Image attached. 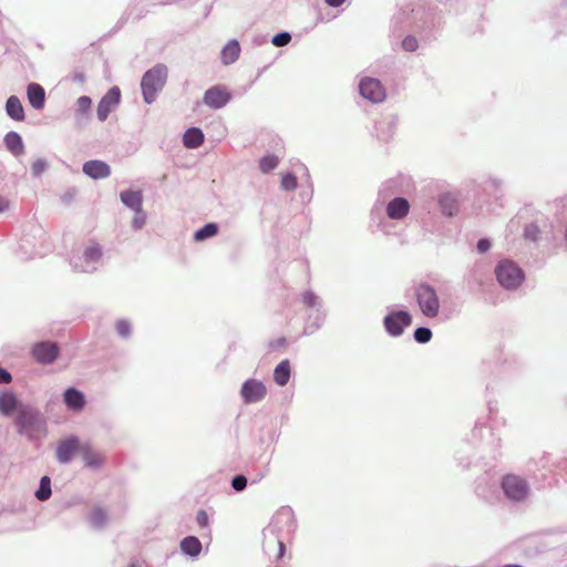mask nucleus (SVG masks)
<instances>
[{"mask_svg":"<svg viewBox=\"0 0 567 567\" xmlns=\"http://www.w3.org/2000/svg\"><path fill=\"white\" fill-rule=\"evenodd\" d=\"M208 13H209V9L207 8L206 12H205V17L208 16Z\"/></svg>","mask_w":567,"mask_h":567,"instance_id":"obj_60","label":"nucleus"},{"mask_svg":"<svg viewBox=\"0 0 567 567\" xmlns=\"http://www.w3.org/2000/svg\"><path fill=\"white\" fill-rule=\"evenodd\" d=\"M115 331L116 333L123 338L127 339L132 334V323L127 319H118L115 321Z\"/></svg>","mask_w":567,"mask_h":567,"instance_id":"obj_37","label":"nucleus"},{"mask_svg":"<svg viewBox=\"0 0 567 567\" xmlns=\"http://www.w3.org/2000/svg\"><path fill=\"white\" fill-rule=\"evenodd\" d=\"M411 209L410 202L402 196H394L385 206L386 216L392 220L404 219Z\"/></svg>","mask_w":567,"mask_h":567,"instance_id":"obj_14","label":"nucleus"},{"mask_svg":"<svg viewBox=\"0 0 567 567\" xmlns=\"http://www.w3.org/2000/svg\"><path fill=\"white\" fill-rule=\"evenodd\" d=\"M401 40V48L405 52H415L419 49V40L412 33H406L402 35Z\"/></svg>","mask_w":567,"mask_h":567,"instance_id":"obj_36","label":"nucleus"},{"mask_svg":"<svg viewBox=\"0 0 567 567\" xmlns=\"http://www.w3.org/2000/svg\"><path fill=\"white\" fill-rule=\"evenodd\" d=\"M218 233V225L216 223H207L194 233L196 241H203L214 237Z\"/></svg>","mask_w":567,"mask_h":567,"instance_id":"obj_34","label":"nucleus"},{"mask_svg":"<svg viewBox=\"0 0 567 567\" xmlns=\"http://www.w3.org/2000/svg\"><path fill=\"white\" fill-rule=\"evenodd\" d=\"M168 80V68L164 63H156L146 70L141 78L140 87L143 101L153 104L164 90Z\"/></svg>","mask_w":567,"mask_h":567,"instance_id":"obj_2","label":"nucleus"},{"mask_svg":"<svg viewBox=\"0 0 567 567\" xmlns=\"http://www.w3.org/2000/svg\"><path fill=\"white\" fill-rule=\"evenodd\" d=\"M74 126L79 130L85 127L92 118V99L87 95L80 96L73 110Z\"/></svg>","mask_w":567,"mask_h":567,"instance_id":"obj_12","label":"nucleus"},{"mask_svg":"<svg viewBox=\"0 0 567 567\" xmlns=\"http://www.w3.org/2000/svg\"><path fill=\"white\" fill-rule=\"evenodd\" d=\"M503 567H522V566H519V565H505Z\"/></svg>","mask_w":567,"mask_h":567,"instance_id":"obj_59","label":"nucleus"},{"mask_svg":"<svg viewBox=\"0 0 567 567\" xmlns=\"http://www.w3.org/2000/svg\"><path fill=\"white\" fill-rule=\"evenodd\" d=\"M324 2L331 8H339L346 2V0H324Z\"/></svg>","mask_w":567,"mask_h":567,"instance_id":"obj_54","label":"nucleus"},{"mask_svg":"<svg viewBox=\"0 0 567 567\" xmlns=\"http://www.w3.org/2000/svg\"><path fill=\"white\" fill-rule=\"evenodd\" d=\"M4 209H6V205L0 199V213L3 212Z\"/></svg>","mask_w":567,"mask_h":567,"instance_id":"obj_58","label":"nucleus"},{"mask_svg":"<svg viewBox=\"0 0 567 567\" xmlns=\"http://www.w3.org/2000/svg\"><path fill=\"white\" fill-rule=\"evenodd\" d=\"M73 80H74V81H76V82L82 83V82H84V81H85V75H84V73H82V72H75V73L73 74Z\"/></svg>","mask_w":567,"mask_h":567,"instance_id":"obj_56","label":"nucleus"},{"mask_svg":"<svg viewBox=\"0 0 567 567\" xmlns=\"http://www.w3.org/2000/svg\"><path fill=\"white\" fill-rule=\"evenodd\" d=\"M83 443L76 436H69L61 440L56 446V458L60 463H69L75 454L81 453Z\"/></svg>","mask_w":567,"mask_h":567,"instance_id":"obj_13","label":"nucleus"},{"mask_svg":"<svg viewBox=\"0 0 567 567\" xmlns=\"http://www.w3.org/2000/svg\"><path fill=\"white\" fill-rule=\"evenodd\" d=\"M30 354H60V347L54 341H40L32 346Z\"/></svg>","mask_w":567,"mask_h":567,"instance_id":"obj_30","label":"nucleus"},{"mask_svg":"<svg viewBox=\"0 0 567 567\" xmlns=\"http://www.w3.org/2000/svg\"><path fill=\"white\" fill-rule=\"evenodd\" d=\"M266 386L257 380H248L241 388V395L246 403H255L265 398Z\"/></svg>","mask_w":567,"mask_h":567,"instance_id":"obj_16","label":"nucleus"},{"mask_svg":"<svg viewBox=\"0 0 567 567\" xmlns=\"http://www.w3.org/2000/svg\"><path fill=\"white\" fill-rule=\"evenodd\" d=\"M48 162L44 158H37L31 166L33 177H40L48 169Z\"/></svg>","mask_w":567,"mask_h":567,"instance_id":"obj_42","label":"nucleus"},{"mask_svg":"<svg viewBox=\"0 0 567 567\" xmlns=\"http://www.w3.org/2000/svg\"><path fill=\"white\" fill-rule=\"evenodd\" d=\"M75 195H76V189L70 188L63 194L62 202L65 204H70L74 199Z\"/></svg>","mask_w":567,"mask_h":567,"instance_id":"obj_51","label":"nucleus"},{"mask_svg":"<svg viewBox=\"0 0 567 567\" xmlns=\"http://www.w3.org/2000/svg\"><path fill=\"white\" fill-rule=\"evenodd\" d=\"M121 102V90L118 86H112L99 101L96 116L100 122L106 121L110 113Z\"/></svg>","mask_w":567,"mask_h":567,"instance_id":"obj_11","label":"nucleus"},{"mask_svg":"<svg viewBox=\"0 0 567 567\" xmlns=\"http://www.w3.org/2000/svg\"><path fill=\"white\" fill-rule=\"evenodd\" d=\"M10 381H11L10 373L0 368V383H9Z\"/></svg>","mask_w":567,"mask_h":567,"instance_id":"obj_53","label":"nucleus"},{"mask_svg":"<svg viewBox=\"0 0 567 567\" xmlns=\"http://www.w3.org/2000/svg\"><path fill=\"white\" fill-rule=\"evenodd\" d=\"M286 341L287 339L285 337L278 338L277 340L269 342V349L271 351H278L286 343Z\"/></svg>","mask_w":567,"mask_h":567,"instance_id":"obj_50","label":"nucleus"},{"mask_svg":"<svg viewBox=\"0 0 567 567\" xmlns=\"http://www.w3.org/2000/svg\"><path fill=\"white\" fill-rule=\"evenodd\" d=\"M492 243L488 238H480L476 244V249L480 254H485L491 249Z\"/></svg>","mask_w":567,"mask_h":567,"instance_id":"obj_48","label":"nucleus"},{"mask_svg":"<svg viewBox=\"0 0 567 567\" xmlns=\"http://www.w3.org/2000/svg\"><path fill=\"white\" fill-rule=\"evenodd\" d=\"M395 130V120L394 118H383L375 123L374 125V134L378 140L382 142H388L394 134Z\"/></svg>","mask_w":567,"mask_h":567,"instance_id":"obj_26","label":"nucleus"},{"mask_svg":"<svg viewBox=\"0 0 567 567\" xmlns=\"http://www.w3.org/2000/svg\"><path fill=\"white\" fill-rule=\"evenodd\" d=\"M82 172L92 179H104L111 175V167L104 161L90 159L83 164Z\"/></svg>","mask_w":567,"mask_h":567,"instance_id":"obj_17","label":"nucleus"},{"mask_svg":"<svg viewBox=\"0 0 567 567\" xmlns=\"http://www.w3.org/2000/svg\"><path fill=\"white\" fill-rule=\"evenodd\" d=\"M432 336V330L429 327H417L413 332V338L417 343H427Z\"/></svg>","mask_w":567,"mask_h":567,"instance_id":"obj_39","label":"nucleus"},{"mask_svg":"<svg viewBox=\"0 0 567 567\" xmlns=\"http://www.w3.org/2000/svg\"><path fill=\"white\" fill-rule=\"evenodd\" d=\"M130 567H135V565H134V564H132Z\"/></svg>","mask_w":567,"mask_h":567,"instance_id":"obj_61","label":"nucleus"},{"mask_svg":"<svg viewBox=\"0 0 567 567\" xmlns=\"http://www.w3.org/2000/svg\"><path fill=\"white\" fill-rule=\"evenodd\" d=\"M6 148L16 157L24 154L25 147L21 135L16 131L8 132L3 137Z\"/></svg>","mask_w":567,"mask_h":567,"instance_id":"obj_21","label":"nucleus"},{"mask_svg":"<svg viewBox=\"0 0 567 567\" xmlns=\"http://www.w3.org/2000/svg\"><path fill=\"white\" fill-rule=\"evenodd\" d=\"M358 87L360 95L373 104L382 103L386 97L385 87L377 78L363 76Z\"/></svg>","mask_w":567,"mask_h":567,"instance_id":"obj_8","label":"nucleus"},{"mask_svg":"<svg viewBox=\"0 0 567 567\" xmlns=\"http://www.w3.org/2000/svg\"><path fill=\"white\" fill-rule=\"evenodd\" d=\"M27 97L29 104L37 111L45 105V91L39 83L31 82L27 85Z\"/></svg>","mask_w":567,"mask_h":567,"instance_id":"obj_18","label":"nucleus"},{"mask_svg":"<svg viewBox=\"0 0 567 567\" xmlns=\"http://www.w3.org/2000/svg\"><path fill=\"white\" fill-rule=\"evenodd\" d=\"M264 549L272 563L281 560L286 554L285 544L277 537L267 539Z\"/></svg>","mask_w":567,"mask_h":567,"instance_id":"obj_22","label":"nucleus"},{"mask_svg":"<svg viewBox=\"0 0 567 567\" xmlns=\"http://www.w3.org/2000/svg\"><path fill=\"white\" fill-rule=\"evenodd\" d=\"M35 496L39 501H47L51 496V482L48 476L41 478Z\"/></svg>","mask_w":567,"mask_h":567,"instance_id":"obj_38","label":"nucleus"},{"mask_svg":"<svg viewBox=\"0 0 567 567\" xmlns=\"http://www.w3.org/2000/svg\"><path fill=\"white\" fill-rule=\"evenodd\" d=\"M204 133L198 127H189L183 135V144L185 147L194 150L204 143Z\"/></svg>","mask_w":567,"mask_h":567,"instance_id":"obj_29","label":"nucleus"},{"mask_svg":"<svg viewBox=\"0 0 567 567\" xmlns=\"http://www.w3.org/2000/svg\"><path fill=\"white\" fill-rule=\"evenodd\" d=\"M240 53V45L236 39L229 40L221 50V61L225 65L235 63Z\"/></svg>","mask_w":567,"mask_h":567,"instance_id":"obj_28","label":"nucleus"},{"mask_svg":"<svg viewBox=\"0 0 567 567\" xmlns=\"http://www.w3.org/2000/svg\"><path fill=\"white\" fill-rule=\"evenodd\" d=\"M415 299L421 312L427 318H435L440 311V299L436 289L429 282L415 287Z\"/></svg>","mask_w":567,"mask_h":567,"instance_id":"obj_6","label":"nucleus"},{"mask_svg":"<svg viewBox=\"0 0 567 567\" xmlns=\"http://www.w3.org/2000/svg\"><path fill=\"white\" fill-rule=\"evenodd\" d=\"M103 255V247L99 243L91 240L82 252L73 254L70 257V266L75 272L93 274L102 265Z\"/></svg>","mask_w":567,"mask_h":567,"instance_id":"obj_3","label":"nucleus"},{"mask_svg":"<svg viewBox=\"0 0 567 567\" xmlns=\"http://www.w3.org/2000/svg\"><path fill=\"white\" fill-rule=\"evenodd\" d=\"M494 272L498 285L508 291L517 290L525 280L524 270L511 259L501 260Z\"/></svg>","mask_w":567,"mask_h":567,"instance_id":"obj_5","label":"nucleus"},{"mask_svg":"<svg viewBox=\"0 0 567 567\" xmlns=\"http://www.w3.org/2000/svg\"><path fill=\"white\" fill-rule=\"evenodd\" d=\"M412 324V316L406 310H392L383 318L385 332L393 338L402 336Z\"/></svg>","mask_w":567,"mask_h":567,"instance_id":"obj_7","label":"nucleus"},{"mask_svg":"<svg viewBox=\"0 0 567 567\" xmlns=\"http://www.w3.org/2000/svg\"><path fill=\"white\" fill-rule=\"evenodd\" d=\"M64 403L72 411H81L85 406L84 394L74 388H69L64 392Z\"/></svg>","mask_w":567,"mask_h":567,"instance_id":"obj_27","label":"nucleus"},{"mask_svg":"<svg viewBox=\"0 0 567 567\" xmlns=\"http://www.w3.org/2000/svg\"><path fill=\"white\" fill-rule=\"evenodd\" d=\"M300 301L308 310L305 324V333L312 334L324 322L326 312L323 310V301L311 289L305 290L300 295Z\"/></svg>","mask_w":567,"mask_h":567,"instance_id":"obj_4","label":"nucleus"},{"mask_svg":"<svg viewBox=\"0 0 567 567\" xmlns=\"http://www.w3.org/2000/svg\"><path fill=\"white\" fill-rule=\"evenodd\" d=\"M540 230L536 224H528L524 228V237L530 241H537L539 239Z\"/></svg>","mask_w":567,"mask_h":567,"instance_id":"obj_43","label":"nucleus"},{"mask_svg":"<svg viewBox=\"0 0 567 567\" xmlns=\"http://www.w3.org/2000/svg\"><path fill=\"white\" fill-rule=\"evenodd\" d=\"M181 549L187 555L197 556L202 550V544L198 538L188 536L181 542Z\"/></svg>","mask_w":567,"mask_h":567,"instance_id":"obj_33","label":"nucleus"},{"mask_svg":"<svg viewBox=\"0 0 567 567\" xmlns=\"http://www.w3.org/2000/svg\"><path fill=\"white\" fill-rule=\"evenodd\" d=\"M437 205L443 216L454 217L460 212V199L455 193H442L437 197Z\"/></svg>","mask_w":567,"mask_h":567,"instance_id":"obj_15","label":"nucleus"},{"mask_svg":"<svg viewBox=\"0 0 567 567\" xmlns=\"http://www.w3.org/2000/svg\"><path fill=\"white\" fill-rule=\"evenodd\" d=\"M302 169L305 171L306 184H307L306 186H309V184L312 183L311 176L309 174L308 168L305 165H302Z\"/></svg>","mask_w":567,"mask_h":567,"instance_id":"obj_57","label":"nucleus"},{"mask_svg":"<svg viewBox=\"0 0 567 567\" xmlns=\"http://www.w3.org/2000/svg\"><path fill=\"white\" fill-rule=\"evenodd\" d=\"M80 455L89 467L99 468L105 462L104 454L93 449L89 443H83Z\"/></svg>","mask_w":567,"mask_h":567,"instance_id":"obj_19","label":"nucleus"},{"mask_svg":"<svg viewBox=\"0 0 567 567\" xmlns=\"http://www.w3.org/2000/svg\"><path fill=\"white\" fill-rule=\"evenodd\" d=\"M39 359V362L42 363V364H49V363H52L53 360L55 359V357H47V355H43V357H38Z\"/></svg>","mask_w":567,"mask_h":567,"instance_id":"obj_55","label":"nucleus"},{"mask_svg":"<svg viewBox=\"0 0 567 567\" xmlns=\"http://www.w3.org/2000/svg\"><path fill=\"white\" fill-rule=\"evenodd\" d=\"M196 520H197V524L205 528L208 526V514L206 513V511L204 509H200L198 511L197 515H196Z\"/></svg>","mask_w":567,"mask_h":567,"instance_id":"obj_49","label":"nucleus"},{"mask_svg":"<svg viewBox=\"0 0 567 567\" xmlns=\"http://www.w3.org/2000/svg\"><path fill=\"white\" fill-rule=\"evenodd\" d=\"M6 113L13 121H24V109L20 99L17 95H10L6 101Z\"/></svg>","mask_w":567,"mask_h":567,"instance_id":"obj_24","label":"nucleus"},{"mask_svg":"<svg viewBox=\"0 0 567 567\" xmlns=\"http://www.w3.org/2000/svg\"><path fill=\"white\" fill-rule=\"evenodd\" d=\"M121 202L131 210H141L143 208L142 190L126 189L120 194Z\"/></svg>","mask_w":567,"mask_h":567,"instance_id":"obj_23","label":"nucleus"},{"mask_svg":"<svg viewBox=\"0 0 567 567\" xmlns=\"http://www.w3.org/2000/svg\"><path fill=\"white\" fill-rule=\"evenodd\" d=\"M488 185L493 187L495 190H499L503 186V181L497 177H489L487 181Z\"/></svg>","mask_w":567,"mask_h":567,"instance_id":"obj_52","label":"nucleus"},{"mask_svg":"<svg viewBox=\"0 0 567 567\" xmlns=\"http://www.w3.org/2000/svg\"><path fill=\"white\" fill-rule=\"evenodd\" d=\"M290 41H291V34L288 31H280V32L276 33L271 39V43L278 48L289 44Z\"/></svg>","mask_w":567,"mask_h":567,"instance_id":"obj_41","label":"nucleus"},{"mask_svg":"<svg viewBox=\"0 0 567 567\" xmlns=\"http://www.w3.org/2000/svg\"><path fill=\"white\" fill-rule=\"evenodd\" d=\"M279 164V157L275 154H267L259 159V168L264 174L274 171Z\"/></svg>","mask_w":567,"mask_h":567,"instance_id":"obj_35","label":"nucleus"},{"mask_svg":"<svg viewBox=\"0 0 567 567\" xmlns=\"http://www.w3.org/2000/svg\"><path fill=\"white\" fill-rule=\"evenodd\" d=\"M502 488L506 497L514 502L524 501L529 492L527 482L514 474H507L503 477Z\"/></svg>","mask_w":567,"mask_h":567,"instance_id":"obj_9","label":"nucleus"},{"mask_svg":"<svg viewBox=\"0 0 567 567\" xmlns=\"http://www.w3.org/2000/svg\"><path fill=\"white\" fill-rule=\"evenodd\" d=\"M247 485V478L244 475H237L231 481V486L236 491H243Z\"/></svg>","mask_w":567,"mask_h":567,"instance_id":"obj_47","label":"nucleus"},{"mask_svg":"<svg viewBox=\"0 0 567 567\" xmlns=\"http://www.w3.org/2000/svg\"><path fill=\"white\" fill-rule=\"evenodd\" d=\"M441 18L432 12H427L425 8L411 1L394 13L391 19V39H401L405 32H423L425 30L440 25Z\"/></svg>","mask_w":567,"mask_h":567,"instance_id":"obj_1","label":"nucleus"},{"mask_svg":"<svg viewBox=\"0 0 567 567\" xmlns=\"http://www.w3.org/2000/svg\"><path fill=\"white\" fill-rule=\"evenodd\" d=\"M290 379V363L288 360L281 361L274 371L275 382L282 386L288 383Z\"/></svg>","mask_w":567,"mask_h":567,"instance_id":"obj_32","label":"nucleus"},{"mask_svg":"<svg viewBox=\"0 0 567 567\" xmlns=\"http://www.w3.org/2000/svg\"><path fill=\"white\" fill-rule=\"evenodd\" d=\"M299 197L303 204L310 203L313 197V183H310L309 186H305L300 190Z\"/></svg>","mask_w":567,"mask_h":567,"instance_id":"obj_45","label":"nucleus"},{"mask_svg":"<svg viewBox=\"0 0 567 567\" xmlns=\"http://www.w3.org/2000/svg\"><path fill=\"white\" fill-rule=\"evenodd\" d=\"M405 181V177L400 175L398 177L388 179L384 182L379 190V196L386 197V196H400L401 193H403V183Z\"/></svg>","mask_w":567,"mask_h":567,"instance_id":"obj_25","label":"nucleus"},{"mask_svg":"<svg viewBox=\"0 0 567 567\" xmlns=\"http://www.w3.org/2000/svg\"><path fill=\"white\" fill-rule=\"evenodd\" d=\"M106 520V514L102 508H95L92 512V522L95 525H102Z\"/></svg>","mask_w":567,"mask_h":567,"instance_id":"obj_46","label":"nucleus"},{"mask_svg":"<svg viewBox=\"0 0 567 567\" xmlns=\"http://www.w3.org/2000/svg\"><path fill=\"white\" fill-rule=\"evenodd\" d=\"M38 422L39 415L31 408L19 406L16 423L20 426V432L29 431V429Z\"/></svg>","mask_w":567,"mask_h":567,"instance_id":"obj_20","label":"nucleus"},{"mask_svg":"<svg viewBox=\"0 0 567 567\" xmlns=\"http://www.w3.org/2000/svg\"><path fill=\"white\" fill-rule=\"evenodd\" d=\"M280 187L286 192H292L298 187L297 177L293 173H286L281 177Z\"/></svg>","mask_w":567,"mask_h":567,"instance_id":"obj_40","label":"nucleus"},{"mask_svg":"<svg viewBox=\"0 0 567 567\" xmlns=\"http://www.w3.org/2000/svg\"><path fill=\"white\" fill-rule=\"evenodd\" d=\"M130 567H135V565H134V564H132Z\"/></svg>","mask_w":567,"mask_h":567,"instance_id":"obj_62","label":"nucleus"},{"mask_svg":"<svg viewBox=\"0 0 567 567\" xmlns=\"http://www.w3.org/2000/svg\"><path fill=\"white\" fill-rule=\"evenodd\" d=\"M18 400L13 393L4 392L0 395V412L3 415H10L13 411H18Z\"/></svg>","mask_w":567,"mask_h":567,"instance_id":"obj_31","label":"nucleus"},{"mask_svg":"<svg viewBox=\"0 0 567 567\" xmlns=\"http://www.w3.org/2000/svg\"><path fill=\"white\" fill-rule=\"evenodd\" d=\"M231 100V93L224 85H214L207 89L203 96V103L213 110L226 106Z\"/></svg>","mask_w":567,"mask_h":567,"instance_id":"obj_10","label":"nucleus"},{"mask_svg":"<svg viewBox=\"0 0 567 567\" xmlns=\"http://www.w3.org/2000/svg\"><path fill=\"white\" fill-rule=\"evenodd\" d=\"M145 223H146V214L143 210V208H141V210H134L132 228L134 230H140L144 227Z\"/></svg>","mask_w":567,"mask_h":567,"instance_id":"obj_44","label":"nucleus"}]
</instances>
